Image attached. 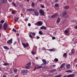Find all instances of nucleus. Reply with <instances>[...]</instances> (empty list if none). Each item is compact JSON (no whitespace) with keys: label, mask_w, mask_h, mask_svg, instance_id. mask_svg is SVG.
<instances>
[{"label":"nucleus","mask_w":77,"mask_h":77,"mask_svg":"<svg viewBox=\"0 0 77 77\" xmlns=\"http://www.w3.org/2000/svg\"><path fill=\"white\" fill-rule=\"evenodd\" d=\"M55 3H57L58 2V0H55Z\"/></svg>","instance_id":"4d7b16f0"},{"label":"nucleus","mask_w":77,"mask_h":77,"mask_svg":"<svg viewBox=\"0 0 77 77\" xmlns=\"http://www.w3.org/2000/svg\"><path fill=\"white\" fill-rule=\"evenodd\" d=\"M10 18H11V19H12L13 18V17H12V16H10Z\"/></svg>","instance_id":"864d4df0"},{"label":"nucleus","mask_w":77,"mask_h":77,"mask_svg":"<svg viewBox=\"0 0 77 77\" xmlns=\"http://www.w3.org/2000/svg\"><path fill=\"white\" fill-rule=\"evenodd\" d=\"M36 66H38H38H39V65L38 64H37Z\"/></svg>","instance_id":"680f3d73"},{"label":"nucleus","mask_w":77,"mask_h":77,"mask_svg":"<svg viewBox=\"0 0 77 77\" xmlns=\"http://www.w3.org/2000/svg\"><path fill=\"white\" fill-rule=\"evenodd\" d=\"M31 6L32 8H34L35 7V3L34 2H32Z\"/></svg>","instance_id":"dca6fc26"},{"label":"nucleus","mask_w":77,"mask_h":77,"mask_svg":"<svg viewBox=\"0 0 77 77\" xmlns=\"http://www.w3.org/2000/svg\"><path fill=\"white\" fill-rule=\"evenodd\" d=\"M40 29H41L42 30H46V29H47V27L43 26L40 27Z\"/></svg>","instance_id":"9b49d317"},{"label":"nucleus","mask_w":77,"mask_h":77,"mask_svg":"<svg viewBox=\"0 0 77 77\" xmlns=\"http://www.w3.org/2000/svg\"><path fill=\"white\" fill-rule=\"evenodd\" d=\"M28 72V70L27 69H23L22 70V73L25 74V73H27Z\"/></svg>","instance_id":"6e6552de"},{"label":"nucleus","mask_w":77,"mask_h":77,"mask_svg":"<svg viewBox=\"0 0 77 77\" xmlns=\"http://www.w3.org/2000/svg\"><path fill=\"white\" fill-rule=\"evenodd\" d=\"M31 53L33 55H34V54H36V53L35 52H33V51H31Z\"/></svg>","instance_id":"72a5a7b5"},{"label":"nucleus","mask_w":77,"mask_h":77,"mask_svg":"<svg viewBox=\"0 0 77 77\" xmlns=\"http://www.w3.org/2000/svg\"><path fill=\"white\" fill-rule=\"evenodd\" d=\"M5 22V21L3 20H1L0 21V23H2V24H3V23Z\"/></svg>","instance_id":"c9c22d12"},{"label":"nucleus","mask_w":77,"mask_h":77,"mask_svg":"<svg viewBox=\"0 0 77 77\" xmlns=\"http://www.w3.org/2000/svg\"><path fill=\"white\" fill-rule=\"evenodd\" d=\"M28 20V19H27V18H26L25 20V21H27Z\"/></svg>","instance_id":"e2e57ef3"},{"label":"nucleus","mask_w":77,"mask_h":77,"mask_svg":"<svg viewBox=\"0 0 77 77\" xmlns=\"http://www.w3.org/2000/svg\"><path fill=\"white\" fill-rule=\"evenodd\" d=\"M13 39L12 38H11L10 39L8 40L7 42V44H9V45H11V44L12 43V41Z\"/></svg>","instance_id":"f03ea898"},{"label":"nucleus","mask_w":77,"mask_h":77,"mask_svg":"<svg viewBox=\"0 0 77 77\" xmlns=\"http://www.w3.org/2000/svg\"><path fill=\"white\" fill-rule=\"evenodd\" d=\"M32 11H35V9H32Z\"/></svg>","instance_id":"0e129e2a"},{"label":"nucleus","mask_w":77,"mask_h":77,"mask_svg":"<svg viewBox=\"0 0 77 77\" xmlns=\"http://www.w3.org/2000/svg\"><path fill=\"white\" fill-rule=\"evenodd\" d=\"M69 16H68V15L66 16L65 17L66 18H69Z\"/></svg>","instance_id":"49530a36"},{"label":"nucleus","mask_w":77,"mask_h":77,"mask_svg":"<svg viewBox=\"0 0 77 77\" xmlns=\"http://www.w3.org/2000/svg\"><path fill=\"white\" fill-rule=\"evenodd\" d=\"M26 10L27 11H32V9H27Z\"/></svg>","instance_id":"37998d69"},{"label":"nucleus","mask_w":77,"mask_h":77,"mask_svg":"<svg viewBox=\"0 0 77 77\" xmlns=\"http://www.w3.org/2000/svg\"><path fill=\"white\" fill-rule=\"evenodd\" d=\"M62 77V75H56L55 76V77Z\"/></svg>","instance_id":"a19ab883"},{"label":"nucleus","mask_w":77,"mask_h":77,"mask_svg":"<svg viewBox=\"0 0 77 77\" xmlns=\"http://www.w3.org/2000/svg\"><path fill=\"white\" fill-rule=\"evenodd\" d=\"M75 76V74H71L68 75H65L64 76V77H74Z\"/></svg>","instance_id":"39448f33"},{"label":"nucleus","mask_w":77,"mask_h":77,"mask_svg":"<svg viewBox=\"0 0 77 77\" xmlns=\"http://www.w3.org/2000/svg\"><path fill=\"white\" fill-rule=\"evenodd\" d=\"M3 65H4V66H8V65H9V63H5L3 64Z\"/></svg>","instance_id":"6ab92c4d"},{"label":"nucleus","mask_w":77,"mask_h":77,"mask_svg":"<svg viewBox=\"0 0 77 77\" xmlns=\"http://www.w3.org/2000/svg\"><path fill=\"white\" fill-rule=\"evenodd\" d=\"M42 61L43 63H42V65H45L47 64V61H46V60L45 59H43Z\"/></svg>","instance_id":"9d476101"},{"label":"nucleus","mask_w":77,"mask_h":77,"mask_svg":"<svg viewBox=\"0 0 77 77\" xmlns=\"http://www.w3.org/2000/svg\"><path fill=\"white\" fill-rule=\"evenodd\" d=\"M20 8H23V4L20 5Z\"/></svg>","instance_id":"c03bdc74"},{"label":"nucleus","mask_w":77,"mask_h":77,"mask_svg":"<svg viewBox=\"0 0 77 77\" xmlns=\"http://www.w3.org/2000/svg\"><path fill=\"white\" fill-rule=\"evenodd\" d=\"M51 18H55L56 17H55L54 15H53L51 16Z\"/></svg>","instance_id":"cd10ccee"},{"label":"nucleus","mask_w":77,"mask_h":77,"mask_svg":"<svg viewBox=\"0 0 77 77\" xmlns=\"http://www.w3.org/2000/svg\"><path fill=\"white\" fill-rule=\"evenodd\" d=\"M26 69H30V66H25Z\"/></svg>","instance_id":"ea45409f"},{"label":"nucleus","mask_w":77,"mask_h":77,"mask_svg":"<svg viewBox=\"0 0 77 77\" xmlns=\"http://www.w3.org/2000/svg\"><path fill=\"white\" fill-rule=\"evenodd\" d=\"M76 61V59H75L74 60V62H75Z\"/></svg>","instance_id":"774afa93"},{"label":"nucleus","mask_w":77,"mask_h":77,"mask_svg":"<svg viewBox=\"0 0 77 77\" xmlns=\"http://www.w3.org/2000/svg\"><path fill=\"white\" fill-rule=\"evenodd\" d=\"M3 28L5 30H7V29H8V24L7 23H4L3 26Z\"/></svg>","instance_id":"7ed1b4c3"},{"label":"nucleus","mask_w":77,"mask_h":77,"mask_svg":"<svg viewBox=\"0 0 77 77\" xmlns=\"http://www.w3.org/2000/svg\"><path fill=\"white\" fill-rule=\"evenodd\" d=\"M2 24H0V30H1L2 29Z\"/></svg>","instance_id":"79ce46f5"},{"label":"nucleus","mask_w":77,"mask_h":77,"mask_svg":"<svg viewBox=\"0 0 77 77\" xmlns=\"http://www.w3.org/2000/svg\"><path fill=\"white\" fill-rule=\"evenodd\" d=\"M54 15H55V17H58V15H59V14H58V13H56L54 14Z\"/></svg>","instance_id":"c756f323"},{"label":"nucleus","mask_w":77,"mask_h":77,"mask_svg":"<svg viewBox=\"0 0 77 77\" xmlns=\"http://www.w3.org/2000/svg\"><path fill=\"white\" fill-rule=\"evenodd\" d=\"M65 72H72L71 70H66L65 71Z\"/></svg>","instance_id":"c85d7f7f"},{"label":"nucleus","mask_w":77,"mask_h":77,"mask_svg":"<svg viewBox=\"0 0 77 77\" xmlns=\"http://www.w3.org/2000/svg\"><path fill=\"white\" fill-rule=\"evenodd\" d=\"M31 64H32V63L29 62L26 64V65H28V66H30L31 65Z\"/></svg>","instance_id":"7c9ffc66"},{"label":"nucleus","mask_w":77,"mask_h":77,"mask_svg":"<svg viewBox=\"0 0 77 77\" xmlns=\"http://www.w3.org/2000/svg\"><path fill=\"white\" fill-rule=\"evenodd\" d=\"M60 18H58L56 21L57 23V24H59V23H60Z\"/></svg>","instance_id":"ddd939ff"},{"label":"nucleus","mask_w":77,"mask_h":77,"mask_svg":"<svg viewBox=\"0 0 77 77\" xmlns=\"http://www.w3.org/2000/svg\"><path fill=\"white\" fill-rule=\"evenodd\" d=\"M29 36L30 38H32V35H31V34H29Z\"/></svg>","instance_id":"de8ad7c7"},{"label":"nucleus","mask_w":77,"mask_h":77,"mask_svg":"<svg viewBox=\"0 0 77 77\" xmlns=\"http://www.w3.org/2000/svg\"><path fill=\"white\" fill-rule=\"evenodd\" d=\"M30 33L32 34L33 36H35V35H36V33L35 32H31Z\"/></svg>","instance_id":"2f4dec72"},{"label":"nucleus","mask_w":77,"mask_h":77,"mask_svg":"<svg viewBox=\"0 0 77 77\" xmlns=\"http://www.w3.org/2000/svg\"><path fill=\"white\" fill-rule=\"evenodd\" d=\"M70 64H67V65H66V68L67 69H69V68H70Z\"/></svg>","instance_id":"4468645a"},{"label":"nucleus","mask_w":77,"mask_h":77,"mask_svg":"<svg viewBox=\"0 0 77 77\" xmlns=\"http://www.w3.org/2000/svg\"><path fill=\"white\" fill-rule=\"evenodd\" d=\"M11 12L12 14H15V11H12Z\"/></svg>","instance_id":"a18cd8bd"},{"label":"nucleus","mask_w":77,"mask_h":77,"mask_svg":"<svg viewBox=\"0 0 77 77\" xmlns=\"http://www.w3.org/2000/svg\"><path fill=\"white\" fill-rule=\"evenodd\" d=\"M39 34L40 35H43V32H42L41 31H39Z\"/></svg>","instance_id":"a878e982"},{"label":"nucleus","mask_w":77,"mask_h":77,"mask_svg":"<svg viewBox=\"0 0 77 77\" xmlns=\"http://www.w3.org/2000/svg\"><path fill=\"white\" fill-rule=\"evenodd\" d=\"M14 71L15 73H17V69L16 68L14 69Z\"/></svg>","instance_id":"bb28decb"},{"label":"nucleus","mask_w":77,"mask_h":77,"mask_svg":"<svg viewBox=\"0 0 77 77\" xmlns=\"http://www.w3.org/2000/svg\"><path fill=\"white\" fill-rule=\"evenodd\" d=\"M34 14H35V16H38L39 15V13H38V11L35 10L34 11Z\"/></svg>","instance_id":"1a4fd4ad"},{"label":"nucleus","mask_w":77,"mask_h":77,"mask_svg":"<svg viewBox=\"0 0 77 77\" xmlns=\"http://www.w3.org/2000/svg\"><path fill=\"white\" fill-rule=\"evenodd\" d=\"M3 48H5V49L6 50H8L10 49L7 46H4Z\"/></svg>","instance_id":"aec40b11"},{"label":"nucleus","mask_w":77,"mask_h":77,"mask_svg":"<svg viewBox=\"0 0 77 77\" xmlns=\"http://www.w3.org/2000/svg\"><path fill=\"white\" fill-rule=\"evenodd\" d=\"M65 65V63H63L61 65V67H60V68H62L63 66H64Z\"/></svg>","instance_id":"a211bd4d"},{"label":"nucleus","mask_w":77,"mask_h":77,"mask_svg":"<svg viewBox=\"0 0 77 77\" xmlns=\"http://www.w3.org/2000/svg\"><path fill=\"white\" fill-rule=\"evenodd\" d=\"M71 52L73 54H74V52H75V50H74V49H72L71 50Z\"/></svg>","instance_id":"b1692460"},{"label":"nucleus","mask_w":77,"mask_h":77,"mask_svg":"<svg viewBox=\"0 0 77 77\" xmlns=\"http://www.w3.org/2000/svg\"><path fill=\"white\" fill-rule=\"evenodd\" d=\"M52 39L54 40L56 39V37H53L52 38Z\"/></svg>","instance_id":"09e8293b"},{"label":"nucleus","mask_w":77,"mask_h":77,"mask_svg":"<svg viewBox=\"0 0 77 77\" xmlns=\"http://www.w3.org/2000/svg\"><path fill=\"white\" fill-rule=\"evenodd\" d=\"M66 53H64L63 55V57H65V58H66V57H67V55H66Z\"/></svg>","instance_id":"f3484780"},{"label":"nucleus","mask_w":77,"mask_h":77,"mask_svg":"<svg viewBox=\"0 0 77 77\" xmlns=\"http://www.w3.org/2000/svg\"><path fill=\"white\" fill-rule=\"evenodd\" d=\"M66 14H67V12L65 10L63 11L62 15L63 17H65V16L66 15Z\"/></svg>","instance_id":"0eeeda50"},{"label":"nucleus","mask_w":77,"mask_h":77,"mask_svg":"<svg viewBox=\"0 0 77 77\" xmlns=\"http://www.w3.org/2000/svg\"><path fill=\"white\" fill-rule=\"evenodd\" d=\"M12 5H13V6H16V4H15V2H12Z\"/></svg>","instance_id":"5701e85b"},{"label":"nucleus","mask_w":77,"mask_h":77,"mask_svg":"<svg viewBox=\"0 0 77 77\" xmlns=\"http://www.w3.org/2000/svg\"><path fill=\"white\" fill-rule=\"evenodd\" d=\"M68 33V31L67 30H65L64 31V33Z\"/></svg>","instance_id":"58836bf2"},{"label":"nucleus","mask_w":77,"mask_h":77,"mask_svg":"<svg viewBox=\"0 0 77 77\" xmlns=\"http://www.w3.org/2000/svg\"><path fill=\"white\" fill-rule=\"evenodd\" d=\"M42 68V66L37 67V69H41Z\"/></svg>","instance_id":"4c0bfd02"},{"label":"nucleus","mask_w":77,"mask_h":77,"mask_svg":"<svg viewBox=\"0 0 77 77\" xmlns=\"http://www.w3.org/2000/svg\"><path fill=\"white\" fill-rule=\"evenodd\" d=\"M41 7L42 8H44V5H41Z\"/></svg>","instance_id":"8fccbe9b"},{"label":"nucleus","mask_w":77,"mask_h":77,"mask_svg":"<svg viewBox=\"0 0 77 77\" xmlns=\"http://www.w3.org/2000/svg\"><path fill=\"white\" fill-rule=\"evenodd\" d=\"M72 54H73V53H72V52H70L69 53V55H70V56H71V55H72Z\"/></svg>","instance_id":"603ef678"},{"label":"nucleus","mask_w":77,"mask_h":77,"mask_svg":"<svg viewBox=\"0 0 77 77\" xmlns=\"http://www.w3.org/2000/svg\"><path fill=\"white\" fill-rule=\"evenodd\" d=\"M2 77H6V76L5 75H4Z\"/></svg>","instance_id":"bf43d9fd"},{"label":"nucleus","mask_w":77,"mask_h":77,"mask_svg":"<svg viewBox=\"0 0 77 77\" xmlns=\"http://www.w3.org/2000/svg\"><path fill=\"white\" fill-rule=\"evenodd\" d=\"M39 13L41 15H42L43 16H44V11L42 9H40L39 11Z\"/></svg>","instance_id":"20e7f679"},{"label":"nucleus","mask_w":77,"mask_h":77,"mask_svg":"<svg viewBox=\"0 0 77 77\" xmlns=\"http://www.w3.org/2000/svg\"><path fill=\"white\" fill-rule=\"evenodd\" d=\"M69 6H66L64 7V8L65 9H69Z\"/></svg>","instance_id":"4be33fe9"},{"label":"nucleus","mask_w":77,"mask_h":77,"mask_svg":"<svg viewBox=\"0 0 77 77\" xmlns=\"http://www.w3.org/2000/svg\"><path fill=\"white\" fill-rule=\"evenodd\" d=\"M36 68H37V67H35L34 68V71H35V70H36Z\"/></svg>","instance_id":"13d9d810"},{"label":"nucleus","mask_w":77,"mask_h":77,"mask_svg":"<svg viewBox=\"0 0 77 77\" xmlns=\"http://www.w3.org/2000/svg\"><path fill=\"white\" fill-rule=\"evenodd\" d=\"M43 24V23H42V22H41V21H39L37 23H36L35 24V25L36 26H42Z\"/></svg>","instance_id":"f257e3e1"},{"label":"nucleus","mask_w":77,"mask_h":77,"mask_svg":"<svg viewBox=\"0 0 77 77\" xmlns=\"http://www.w3.org/2000/svg\"><path fill=\"white\" fill-rule=\"evenodd\" d=\"M56 71V69H52L50 71V72H55Z\"/></svg>","instance_id":"412c9836"},{"label":"nucleus","mask_w":77,"mask_h":77,"mask_svg":"<svg viewBox=\"0 0 77 77\" xmlns=\"http://www.w3.org/2000/svg\"><path fill=\"white\" fill-rule=\"evenodd\" d=\"M49 51H56V49L55 48L49 49Z\"/></svg>","instance_id":"2eb2a0df"},{"label":"nucleus","mask_w":77,"mask_h":77,"mask_svg":"<svg viewBox=\"0 0 77 77\" xmlns=\"http://www.w3.org/2000/svg\"><path fill=\"white\" fill-rule=\"evenodd\" d=\"M13 32H17V30L15 29L14 28H13L12 29Z\"/></svg>","instance_id":"e433bc0d"},{"label":"nucleus","mask_w":77,"mask_h":77,"mask_svg":"<svg viewBox=\"0 0 77 77\" xmlns=\"http://www.w3.org/2000/svg\"><path fill=\"white\" fill-rule=\"evenodd\" d=\"M54 61H55V62H57L59 61V60H58L57 58H55L54 60Z\"/></svg>","instance_id":"473e14b6"},{"label":"nucleus","mask_w":77,"mask_h":77,"mask_svg":"<svg viewBox=\"0 0 77 77\" xmlns=\"http://www.w3.org/2000/svg\"><path fill=\"white\" fill-rule=\"evenodd\" d=\"M36 38H37V39H39V38H40V37L39 36H36Z\"/></svg>","instance_id":"3c124183"},{"label":"nucleus","mask_w":77,"mask_h":77,"mask_svg":"<svg viewBox=\"0 0 77 77\" xmlns=\"http://www.w3.org/2000/svg\"><path fill=\"white\" fill-rule=\"evenodd\" d=\"M0 2L2 3H6V2H7V0H0Z\"/></svg>","instance_id":"f8f14e48"},{"label":"nucleus","mask_w":77,"mask_h":77,"mask_svg":"<svg viewBox=\"0 0 77 77\" xmlns=\"http://www.w3.org/2000/svg\"><path fill=\"white\" fill-rule=\"evenodd\" d=\"M19 20V18L18 17H16L14 19V21H18Z\"/></svg>","instance_id":"393cba45"},{"label":"nucleus","mask_w":77,"mask_h":77,"mask_svg":"<svg viewBox=\"0 0 77 77\" xmlns=\"http://www.w3.org/2000/svg\"><path fill=\"white\" fill-rule=\"evenodd\" d=\"M12 73H13V72H10V74H12Z\"/></svg>","instance_id":"69168bd1"},{"label":"nucleus","mask_w":77,"mask_h":77,"mask_svg":"<svg viewBox=\"0 0 77 77\" xmlns=\"http://www.w3.org/2000/svg\"><path fill=\"white\" fill-rule=\"evenodd\" d=\"M54 6L55 7H58L59 6V4L57 3L55 4Z\"/></svg>","instance_id":"f704fd0d"},{"label":"nucleus","mask_w":77,"mask_h":77,"mask_svg":"<svg viewBox=\"0 0 77 77\" xmlns=\"http://www.w3.org/2000/svg\"><path fill=\"white\" fill-rule=\"evenodd\" d=\"M75 29H77V26H76L75 27Z\"/></svg>","instance_id":"338daca9"},{"label":"nucleus","mask_w":77,"mask_h":77,"mask_svg":"<svg viewBox=\"0 0 77 77\" xmlns=\"http://www.w3.org/2000/svg\"><path fill=\"white\" fill-rule=\"evenodd\" d=\"M14 77H18V75H15Z\"/></svg>","instance_id":"6e6d98bb"},{"label":"nucleus","mask_w":77,"mask_h":77,"mask_svg":"<svg viewBox=\"0 0 77 77\" xmlns=\"http://www.w3.org/2000/svg\"><path fill=\"white\" fill-rule=\"evenodd\" d=\"M22 44L24 48H26V47H29V45L28 43H27L26 44L22 43Z\"/></svg>","instance_id":"423d86ee"},{"label":"nucleus","mask_w":77,"mask_h":77,"mask_svg":"<svg viewBox=\"0 0 77 77\" xmlns=\"http://www.w3.org/2000/svg\"><path fill=\"white\" fill-rule=\"evenodd\" d=\"M42 49V50H45V48H43Z\"/></svg>","instance_id":"052dcab7"},{"label":"nucleus","mask_w":77,"mask_h":77,"mask_svg":"<svg viewBox=\"0 0 77 77\" xmlns=\"http://www.w3.org/2000/svg\"><path fill=\"white\" fill-rule=\"evenodd\" d=\"M28 26H31V24L30 23H29L28 24Z\"/></svg>","instance_id":"5fc2aeb1"}]
</instances>
